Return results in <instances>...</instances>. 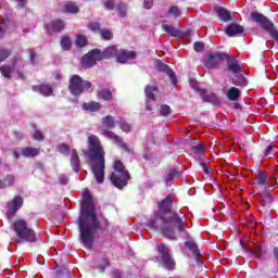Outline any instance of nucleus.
Masks as SVG:
<instances>
[{"mask_svg":"<svg viewBox=\"0 0 278 278\" xmlns=\"http://www.w3.org/2000/svg\"><path fill=\"white\" fill-rule=\"evenodd\" d=\"M78 227L79 238L83 244H85L86 249H92L94 233L97 231H103V227L97 218V211H94V205L92 204V195L88 191L83 193V211L78 218Z\"/></svg>","mask_w":278,"mask_h":278,"instance_id":"obj_1","label":"nucleus"},{"mask_svg":"<svg viewBox=\"0 0 278 278\" xmlns=\"http://www.w3.org/2000/svg\"><path fill=\"white\" fill-rule=\"evenodd\" d=\"M160 218L163 223L161 233L164 238H169V240L175 238V228L180 232L186 231V214L181 212H172L169 217L161 216Z\"/></svg>","mask_w":278,"mask_h":278,"instance_id":"obj_2","label":"nucleus"},{"mask_svg":"<svg viewBox=\"0 0 278 278\" xmlns=\"http://www.w3.org/2000/svg\"><path fill=\"white\" fill-rule=\"evenodd\" d=\"M15 237V244H24V242H36L38 240V236L36 235V230L29 227V223L26 222L25 218H17L11 225Z\"/></svg>","mask_w":278,"mask_h":278,"instance_id":"obj_3","label":"nucleus"},{"mask_svg":"<svg viewBox=\"0 0 278 278\" xmlns=\"http://www.w3.org/2000/svg\"><path fill=\"white\" fill-rule=\"evenodd\" d=\"M101 125L104 127L101 130V136H104V138H108V140H113L114 144L118 147V149H123L126 153H131V149H129V146L123 141V137L116 135V132L110 130L114 129L116 127V121L114 119V116L106 115L101 118Z\"/></svg>","mask_w":278,"mask_h":278,"instance_id":"obj_4","label":"nucleus"},{"mask_svg":"<svg viewBox=\"0 0 278 278\" xmlns=\"http://www.w3.org/2000/svg\"><path fill=\"white\" fill-rule=\"evenodd\" d=\"M110 181L118 190H123L129 184V181H131V174H129V170H127L123 161H114Z\"/></svg>","mask_w":278,"mask_h":278,"instance_id":"obj_5","label":"nucleus"},{"mask_svg":"<svg viewBox=\"0 0 278 278\" xmlns=\"http://www.w3.org/2000/svg\"><path fill=\"white\" fill-rule=\"evenodd\" d=\"M88 151L85 152L86 157L91 160V162H97L98 160H105V149L101 144V139L97 135H91L87 139Z\"/></svg>","mask_w":278,"mask_h":278,"instance_id":"obj_6","label":"nucleus"},{"mask_svg":"<svg viewBox=\"0 0 278 278\" xmlns=\"http://www.w3.org/2000/svg\"><path fill=\"white\" fill-rule=\"evenodd\" d=\"M92 89V83L84 80L79 75H72L68 83V90L73 97H80L85 90Z\"/></svg>","mask_w":278,"mask_h":278,"instance_id":"obj_7","label":"nucleus"},{"mask_svg":"<svg viewBox=\"0 0 278 278\" xmlns=\"http://www.w3.org/2000/svg\"><path fill=\"white\" fill-rule=\"evenodd\" d=\"M157 251L160 253V264L165 268L166 270H174L176 263L175 258H173V255H170V250L164 244L160 243L157 244Z\"/></svg>","mask_w":278,"mask_h":278,"instance_id":"obj_8","label":"nucleus"},{"mask_svg":"<svg viewBox=\"0 0 278 278\" xmlns=\"http://www.w3.org/2000/svg\"><path fill=\"white\" fill-rule=\"evenodd\" d=\"M97 62H101L99 49L90 50L80 60V64H81L83 68H92V66H97Z\"/></svg>","mask_w":278,"mask_h":278,"instance_id":"obj_9","label":"nucleus"},{"mask_svg":"<svg viewBox=\"0 0 278 278\" xmlns=\"http://www.w3.org/2000/svg\"><path fill=\"white\" fill-rule=\"evenodd\" d=\"M93 162H96L92 167L93 177L97 184H103V181H105V159Z\"/></svg>","mask_w":278,"mask_h":278,"instance_id":"obj_10","label":"nucleus"},{"mask_svg":"<svg viewBox=\"0 0 278 278\" xmlns=\"http://www.w3.org/2000/svg\"><path fill=\"white\" fill-rule=\"evenodd\" d=\"M227 60V53L225 52H216L214 54H210L207 60L205 61V66L207 68H220V64Z\"/></svg>","mask_w":278,"mask_h":278,"instance_id":"obj_11","label":"nucleus"},{"mask_svg":"<svg viewBox=\"0 0 278 278\" xmlns=\"http://www.w3.org/2000/svg\"><path fill=\"white\" fill-rule=\"evenodd\" d=\"M23 203H25V199H23V195H14L12 201H9L7 203L8 207V215L9 216H14L21 207H23Z\"/></svg>","mask_w":278,"mask_h":278,"instance_id":"obj_12","label":"nucleus"},{"mask_svg":"<svg viewBox=\"0 0 278 278\" xmlns=\"http://www.w3.org/2000/svg\"><path fill=\"white\" fill-rule=\"evenodd\" d=\"M198 94L201 97L204 103H211L212 105H220V100L218 96L214 92L207 91V89H197Z\"/></svg>","mask_w":278,"mask_h":278,"instance_id":"obj_13","label":"nucleus"},{"mask_svg":"<svg viewBox=\"0 0 278 278\" xmlns=\"http://www.w3.org/2000/svg\"><path fill=\"white\" fill-rule=\"evenodd\" d=\"M227 67L224 70L225 72L232 73L233 75H240L242 73V66H240V62H238V59L236 56H229L227 54Z\"/></svg>","mask_w":278,"mask_h":278,"instance_id":"obj_14","label":"nucleus"},{"mask_svg":"<svg viewBox=\"0 0 278 278\" xmlns=\"http://www.w3.org/2000/svg\"><path fill=\"white\" fill-rule=\"evenodd\" d=\"M156 71H159V73H165V75L169 77L173 86H177L179 84V80H177V75L175 74V71H173L170 66L166 65L165 63H162V62L156 63Z\"/></svg>","mask_w":278,"mask_h":278,"instance_id":"obj_15","label":"nucleus"},{"mask_svg":"<svg viewBox=\"0 0 278 278\" xmlns=\"http://www.w3.org/2000/svg\"><path fill=\"white\" fill-rule=\"evenodd\" d=\"M128 60H136V51H127L125 49L117 50L116 62H118V64H127Z\"/></svg>","mask_w":278,"mask_h":278,"instance_id":"obj_16","label":"nucleus"},{"mask_svg":"<svg viewBox=\"0 0 278 278\" xmlns=\"http://www.w3.org/2000/svg\"><path fill=\"white\" fill-rule=\"evenodd\" d=\"M185 247H187V249L191 251L198 266H201V250H199V245L197 244V242H194L193 240L186 241Z\"/></svg>","mask_w":278,"mask_h":278,"instance_id":"obj_17","label":"nucleus"},{"mask_svg":"<svg viewBox=\"0 0 278 278\" xmlns=\"http://www.w3.org/2000/svg\"><path fill=\"white\" fill-rule=\"evenodd\" d=\"M100 60H112V58H116L118 48L116 46H110L105 48L103 51L98 49Z\"/></svg>","mask_w":278,"mask_h":278,"instance_id":"obj_18","label":"nucleus"},{"mask_svg":"<svg viewBox=\"0 0 278 278\" xmlns=\"http://www.w3.org/2000/svg\"><path fill=\"white\" fill-rule=\"evenodd\" d=\"M34 92H39L43 97H51L53 94V87L49 84L35 85L31 87Z\"/></svg>","mask_w":278,"mask_h":278,"instance_id":"obj_19","label":"nucleus"},{"mask_svg":"<svg viewBox=\"0 0 278 278\" xmlns=\"http://www.w3.org/2000/svg\"><path fill=\"white\" fill-rule=\"evenodd\" d=\"M225 31L229 38H233V36H240V34H244V27L240 24L231 23L227 26Z\"/></svg>","mask_w":278,"mask_h":278,"instance_id":"obj_20","label":"nucleus"},{"mask_svg":"<svg viewBox=\"0 0 278 278\" xmlns=\"http://www.w3.org/2000/svg\"><path fill=\"white\" fill-rule=\"evenodd\" d=\"M173 194H168L162 202L159 204V208L164 212V214H168L173 212Z\"/></svg>","mask_w":278,"mask_h":278,"instance_id":"obj_21","label":"nucleus"},{"mask_svg":"<svg viewBox=\"0 0 278 278\" xmlns=\"http://www.w3.org/2000/svg\"><path fill=\"white\" fill-rule=\"evenodd\" d=\"M214 12H216L217 16L220 18V21H224V23L233 21L231 13H229V11H227L225 8L215 7Z\"/></svg>","mask_w":278,"mask_h":278,"instance_id":"obj_22","label":"nucleus"},{"mask_svg":"<svg viewBox=\"0 0 278 278\" xmlns=\"http://www.w3.org/2000/svg\"><path fill=\"white\" fill-rule=\"evenodd\" d=\"M81 161H79V154H77V150L72 151L71 156V166L75 173H79L81 170Z\"/></svg>","mask_w":278,"mask_h":278,"instance_id":"obj_23","label":"nucleus"},{"mask_svg":"<svg viewBox=\"0 0 278 278\" xmlns=\"http://www.w3.org/2000/svg\"><path fill=\"white\" fill-rule=\"evenodd\" d=\"M81 110H84V112H99L101 104L97 101L85 102L81 104Z\"/></svg>","mask_w":278,"mask_h":278,"instance_id":"obj_24","label":"nucleus"},{"mask_svg":"<svg viewBox=\"0 0 278 278\" xmlns=\"http://www.w3.org/2000/svg\"><path fill=\"white\" fill-rule=\"evenodd\" d=\"M22 155L23 157H38L40 155V149L34 148V147H26L22 149Z\"/></svg>","mask_w":278,"mask_h":278,"instance_id":"obj_25","label":"nucleus"},{"mask_svg":"<svg viewBox=\"0 0 278 278\" xmlns=\"http://www.w3.org/2000/svg\"><path fill=\"white\" fill-rule=\"evenodd\" d=\"M226 97L229 101H238V99L242 97V91L236 87H231L227 90Z\"/></svg>","mask_w":278,"mask_h":278,"instance_id":"obj_26","label":"nucleus"},{"mask_svg":"<svg viewBox=\"0 0 278 278\" xmlns=\"http://www.w3.org/2000/svg\"><path fill=\"white\" fill-rule=\"evenodd\" d=\"M157 90H159L157 86L147 85L144 88L146 99L152 100V101H157V99L155 98V92H157Z\"/></svg>","mask_w":278,"mask_h":278,"instance_id":"obj_27","label":"nucleus"},{"mask_svg":"<svg viewBox=\"0 0 278 278\" xmlns=\"http://www.w3.org/2000/svg\"><path fill=\"white\" fill-rule=\"evenodd\" d=\"M273 194L268 192L261 193V205L263 207H267V210H270V204L273 203Z\"/></svg>","mask_w":278,"mask_h":278,"instance_id":"obj_28","label":"nucleus"},{"mask_svg":"<svg viewBox=\"0 0 278 278\" xmlns=\"http://www.w3.org/2000/svg\"><path fill=\"white\" fill-rule=\"evenodd\" d=\"M16 184V177L12 174H7L5 177L2 178V190L5 188H12Z\"/></svg>","mask_w":278,"mask_h":278,"instance_id":"obj_29","label":"nucleus"},{"mask_svg":"<svg viewBox=\"0 0 278 278\" xmlns=\"http://www.w3.org/2000/svg\"><path fill=\"white\" fill-rule=\"evenodd\" d=\"M255 177L257 186H268V175H266V172L257 170Z\"/></svg>","mask_w":278,"mask_h":278,"instance_id":"obj_30","label":"nucleus"},{"mask_svg":"<svg viewBox=\"0 0 278 278\" xmlns=\"http://www.w3.org/2000/svg\"><path fill=\"white\" fill-rule=\"evenodd\" d=\"M162 29H163V31H165V34H168L169 36H173L174 38H177V36H179V30H177V28H175V26H173V25L162 24Z\"/></svg>","mask_w":278,"mask_h":278,"instance_id":"obj_31","label":"nucleus"},{"mask_svg":"<svg viewBox=\"0 0 278 278\" xmlns=\"http://www.w3.org/2000/svg\"><path fill=\"white\" fill-rule=\"evenodd\" d=\"M98 97L102 99V101H112V99H114V96H112V90L108 88L98 91Z\"/></svg>","mask_w":278,"mask_h":278,"instance_id":"obj_32","label":"nucleus"},{"mask_svg":"<svg viewBox=\"0 0 278 278\" xmlns=\"http://www.w3.org/2000/svg\"><path fill=\"white\" fill-rule=\"evenodd\" d=\"M64 11L68 14H77V12H79V8L77 7V4H75V2L70 1L64 4Z\"/></svg>","mask_w":278,"mask_h":278,"instance_id":"obj_33","label":"nucleus"},{"mask_svg":"<svg viewBox=\"0 0 278 278\" xmlns=\"http://www.w3.org/2000/svg\"><path fill=\"white\" fill-rule=\"evenodd\" d=\"M13 72H14V68L10 65L0 66V73L2 77H5L7 79H10L12 77Z\"/></svg>","mask_w":278,"mask_h":278,"instance_id":"obj_34","label":"nucleus"},{"mask_svg":"<svg viewBox=\"0 0 278 278\" xmlns=\"http://www.w3.org/2000/svg\"><path fill=\"white\" fill-rule=\"evenodd\" d=\"M52 31L60 33L64 29V21L62 20H54L51 22Z\"/></svg>","mask_w":278,"mask_h":278,"instance_id":"obj_35","label":"nucleus"},{"mask_svg":"<svg viewBox=\"0 0 278 278\" xmlns=\"http://www.w3.org/2000/svg\"><path fill=\"white\" fill-rule=\"evenodd\" d=\"M233 86H247V78L244 75L241 74H235V78L232 79Z\"/></svg>","mask_w":278,"mask_h":278,"instance_id":"obj_36","label":"nucleus"},{"mask_svg":"<svg viewBox=\"0 0 278 278\" xmlns=\"http://www.w3.org/2000/svg\"><path fill=\"white\" fill-rule=\"evenodd\" d=\"M167 16H174L175 18H178V16H181V9H179L177 5L169 7L167 10Z\"/></svg>","mask_w":278,"mask_h":278,"instance_id":"obj_37","label":"nucleus"},{"mask_svg":"<svg viewBox=\"0 0 278 278\" xmlns=\"http://www.w3.org/2000/svg\"><path fill=\"white\" fill-rule=\"evenodd\" d=\"M177 177H181V172L172 168L168 170L165 181H173V179H177Z\"/></svg>","mask_w":278,"mask_h":278,"instance_id":"obj_38","label":"nucleus"},{"mask_svg":"<svg viewBox=\"0 0 278 278\" xmlns=\"http://www.w3.org/2000/svg\"><path fill=\"white\" fill-rule=\"evenodd\" d=\"M56 150L62 155H71V146L66 143H60L56 146Z\"/></svg>","mask_w":278,"mask_h":278,"instance_id":"obj_39","label":"nucleus"},{"mask_svg":"<svg viewBox=\"0 0 278 278\" xmlns=\"http://www.w3.org/2000/svg\"><path fill=\"white\" fill-rule=\"evenodd\" d=\"M160 116H170L173 114V110L168 106V104L161 105L159 110Z\"/></svg>","mask_w":278,"mask_h":278,"instance_id":"obj_40","label":"nucleus"},{"mask_svg":"<svg viewBox=\"0 0 278 278\" xmlns=\"http://www.w3.org/2000/svg\"><path fill=\"white\" fill-rule=\"evenodd\" d=\"M116 9L122 18H125V16H127V4H125L124 2H119Z\"/></svg>","mask_w":278,"mask_h":278,"instance_id":"obj_41","label":"nucleus"},{"mask_svg":"<svg viewBox=\"0 0 278 278\" xmlns=\"http://www.w3.org/2000/svg\"><path fill=\"white\" fill-rule=\"evenodd\" d=\"M61 47L63 49V51H70L72 43H71V38L64 36L61 39Z\"/></svg>","mask_w":278,"mask_h":278,"instance_id":"obj_42","label":"nucleus"},{"mask_svg":"<svg viewBox=\"0 0 278 278\" xmlns=\"http://www.w3.org/2000/svg\"><path fill=\"white\" fill-rule=\"evenodd\" d=\"M76 46L77 47H80V48H83V47H87V45H88V39L86 38V36H84V35H78L77 37H76Z\"/></svg>","mask_w":278,"mask_h":278,"instance_id":"obj_43","label":"nucleus"},{"mask_svg":"<svg viewBox=\"0 0 278 278\" xmlns=\"http://www.w3.org/2000/svg\"><path fill=\"white\" fill-rule=\"evenodd\" d=\"M192 153H194L195 155H204L205 153V146L204 144H198V146H193L191 148Z\"/></svg>","mask_w":278,"mask_h":278,"instance_id":"obj_44","label":"nucleus"},{"mask_svg":"<svg viewBox=\"0 0 278 278\" xmlns=\"http://www.w3.org/2000/svg\"><path fill=\"white\" fill-rule=\"evenodd\" d=\"M10 55H12L10 50L0 48V62H5Z\"/></svg>","mask_w":278,"mask_h":278,"instance_id":"obj_45","label":"nucleus"},{"mask_svg":"<svg viewBox=\"0 0 278 278\" xmlns=\"http://www.w3.org/2000/svg\"><path fill=\"white\" fill-rule=\"evenodd\" d=\"M100 36H101L102 40H112V30L101 29Z\"/></svg>","mask_w":278,"mask_h":278,"instance_id":"obj_46","label":"nucleus"},{"mask_svg":"<svg viewBox=\"0 0 278 278\" xmlns=\"http://www.w3.org/2000/svg\"><path fill=\"white\" fill-rule=\"evenodd\" d=\"M88 27L90 31H93V33L101 31V24L99 22H89Z\"/></svg>","mask_w":278,"mask_h":278,"instance_id":"obj_47","label":"nucleus"},{"mask_svg":"<svg viewBox=\"0 0 278 278\" xmlns=\"http://www.w3.org/2000/svg\"><path fill=\"white\" fill-rule=\"evenodd\" d=\"M119 129H122V131H124L125 134H129V131H131V124L125 121L119 122Z\"/></svg>","mask_w":278,"mask_h":278,"instance_id":"obj_48","label":"nucleus"},{"mask_svg":"<svg viewBox=\"0 0 278 278\" xmlns=\"http://www.w3.org/2000/svg\"><path fill=\"white\" fill-rule=\"evenodd\" d=\"M193 49L197 53H202V51H205V43H203V41H195L193 43Z\"/></svg>","mask_w":278,"mask_h":278,"instance_id":"obj_49","label":"nucleus"},{"mask_svg":"<svg viewBox=\"0 0 278 278\" xmlns=\"http://www.w3.org/2000/svg\"><path fill=\"white\" fill-rule=\"evenodd\" d=\"M33 138L34 140H38L39 142H41V140H45V135L42 134L41 130H35L33 132Z\"/></svg>","mask_w":278,"mask_h":278,"instance_id":"obj_50","label":"nucleus"},{"mask_svg":"<svg viewBox=\"0 0 278 278\" xmlns=\"http://www.w3.org/2000/svg\"><path fill=\"white\" fill-rule=\"evenodd\" d=\"M14 2L20 10H25V8H27V0H14Z\"/></svg>","mask_w":278,"mask_h":278,"instance_id":"obj_51","label":"nucleus"},{"mask_svg":"<svg viewBox=\"0 0 278 278\" xmlns=\"http://www.w3.org/2000/svg\"><path fill=\"white\" fill-rule=\"evenodd\" d=\"M104 8H106V10H114L115 4H114V0H104Z\"/></svg>","mask_w":278,"mask_h":278,"instance_id":"obj_52","label":"nucleus"},{"mask_svg":"<svg viewBox=\"0 0 278 278\" xmlns=\"http://www.w3.org/2000/svg\"><path fill=\"white\" fill-rule=\"evenodd\" d=\"M153 103H155V100H147L146 99V110L148 112H153Z\"/></svg>","mask_w":278,"mask_h":278,"instance_id":"obj_53","label":"nucleus"},{"mask_svg":"<svg viewBox=\"0 0 278 278\" xmlns=\"http://www.w3.org/2000/svg\"><path fill=\"white\" fill-rule=\"evenodd\" d=\"M149 229H157V219H150L148 222Z\"/></svg>","mask_w":278,"mask_h":278,"instance_id":"obj_54","label":"nucleus"},{"mask_svg":"<svg viewBox=\"0 0 278 278\" xmlns=\"http://www.w3.org/2000/svg\"><path fill=\"white\" fill-rule=\"evenodd\" d=\"M59 184H61V186H66L68 184V178L66 175L59 176Z\"/></svg>","mask_w":278,"mask_h":278,"instance_id":"obj_55","label":"nucleus"},{"mask_svg":"<svg viewBox=\"0 0 278 278\" xmlns=\"http://www.w3.org/2000/svg\"><path fill=\"white\" fill-rule=\"evenodd\" d=\"M275 149H276L275 144L267 146L264 151V155H270V153H273V151H275Z\"/></svg>","mask_w":278,"mask_h":278,"instance_id":"obj_56","label":"nucleus"},{"mask_svg":"<svg viewBox=\"0 0 278 278\" xmlns=\"http://www.w3.org/2000/svg\"><path fill=\"white\" fill-rule=\"evenodd\" d=\"M143 8L144 10H151L153 8V0H144Z\"/></svg>","mask_w":278,"mask_h":278,"instance_id":"obj_57","label":"nucleus"},{"mask_svg":"<svg viewBox=\"0 0 278 278\" xmlns=\"http://www.w3.org/2000/svg\"><path fill=\"white\" fill-rule=\"evenodd\" d=\"M253 253H254L255 257L262 258V248L261 247L256 248Z\"/></svg>","mask_w":278,"mask_h":278,"instance_id":"obj_58","label":"nucleus"},{"mask_svg":"<svg viewBox=\"0 0 278 278\" xmlns=\"http://www.w3.org/2000/svg\"><path fill=\"white\" fill-rule=\"evenodd\" d=\"M202 170L205 173V175H210V167L205 163H201Z\"/></svg>","mask_w":278,"mask_h":278,"instance_id":"obj_59","label":"nucleus"},{"mask_svg":"<svg viewBox=\"0 0 278 278\" xmlns=\"http://www.w3.org/2000/svg\"><path fill=\"white\" fill-rule=\"evenodd\" d=\"M45 168V165L42 162H36L35 163V170H42Z\"/></svg>","mask_w":278,"mask_h":278,"instance_id":"obj_60","label":"nucleus"},{"mask_svg":"<svg viewBox=\"0 0 278 278\" xmlns=\"http://www.w3.org/2000/svg\"><path fill=\"white\" fill-rule=\"evenodd\" d=\"M103 220V225L104 227H102V231H105V229H108L110 227V222L108 220V218H102Z\"/></svg>","mask_w":278,"mask_h":278,"instance_id":"obj_61","label":"nucleus"},{"mask_svg":"<svg viewBox=\"0 0 278 278\" xmlns=\"http://www.w3.org/2000/svg\"><path fill=\"white\" fill-rule=\"evenodd\" d=\"M31 64H36V52L31 51L29 55Z\"/></svg>","mask_w":278,"mask_h":278,"instance_id":"obj_62","label":"nucleus"},{"mask_svg":"<svg viewBox=\"0 0 278 278\" xmlns=\"http://www.w3.org/2000/svg\"><path fill=\"white\" fill-rule=\"evenodd\" d=\"M13 157H15V160H18L21 157V153L18 152V149L13 150Z\"/></svg>","mask_w":278,"mask_h":278,"instance_id":"obj_63","label":"nucleus"},{"mask_svg":"<svg viewBox=\"0 0 278 278\" xmlns=\"http://www.w3.org/2000/svg\"><path fill=\"white\" fill-rule=\"evenodd\" d=\"M113 278H123V275L121 274V271L115 270L113 271Z\"/></svg>","mask_w":278,"mask_h":278,"instance_id":"obj_64","label":"nucleus"}]
</instances>
